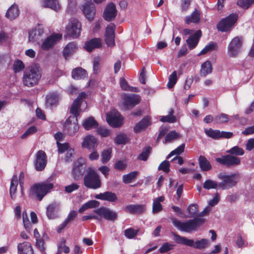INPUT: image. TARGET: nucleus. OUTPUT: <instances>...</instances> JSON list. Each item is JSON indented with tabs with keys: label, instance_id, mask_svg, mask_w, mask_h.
I'll list each match as a JSON object with an SVG mask.
<instances>
[{
	"label": "nucleus",
	"instance_id": "obj_29",
	"mask_svg": "<svg viewBox=\"0 0 254 254\" xmlns=\"http://www.w3.org/2000/svg\"><path fill=\"white\" fill-rule=\"evenodd\" d=\"M198 162L199 167L202 171L207 172L212 169L211 164L205 156L202 155L199 156Z\"/></svg>",
	"mask_w": 254,
	"mask_h": 254
},
{
	"label": "nucleus",
	"instance_id": "obj_41",
	"mask_svg": "<svg viewBox=\"0 0 254 254\" xmlns=\"http://www.w3.org/2000/svg\"><path fill=\"white\" fill-rule=\"evenodd\" d=\"M114 141L118 145L125 144L128 141V139L126 134L120 133L115 138Z\"/></svg>",
	"mask_w": 254,
	"mask_h": 254
},
{
	"label": "nucleus",
	"instance_id": "obj_30",
	"mask_svg": "<svg viewBox=\"0 0 254 254\" xmlns=\"http://www.w3.org/2000/svg\"><path fill=\"white\" fill-rule=\"evenodd\" d=\"M200 19V12L199 10L195 9L190 15L187 16L185 18V23L190 24L191 23H197Z\"/></svg>",
	"mask_w": 254,
	"mask_h": 254
},
{
	"label": "nucleus",
	"instance_id": "obj_5",
	"mask_svg": "<svg viewBox=\"0 0 254 254\" xmlns=\"http://www.w3.org/2000/svg\"><path fill=\"white\" fill-rule=\"evenodd\" d=\"M218 177L222 181L218 184V187L225 190L232 188L237 185L239 181V175L236 173L228 175L221 173L218 174Z\"/></svg>",
	"mask_w": 254,
	"mask_h": 254
},
{
	"label": "nucleus",
	"instance_id": "obj_22",
	"mask_svg": "<svg viewBox=\"0 0 254 254\" xmlns=\"http://www.w3.org/2000/svg\"><path fill=\"white\" fill-rule=\"evenodd\" d=\"M201 36V31L198 30L192 35H191L187 39L186 42L190 50H192L196 47Z\"/></svg>",
	"mask_w": 254,
	"mask_h": 254
},
{
	"label": "nucleus",
	"instance_id": "obj_33",
	"mask_svg": "<svg viewBox=\"0 0 254 254\" xmlns=\"http://www.w3.org/2000/svg\"><path fill=\"white\" fill-rule=\"evenodd\" d=\"M72 77L73 79L79 80L83 79L87 76L86 71L81 67H77L72 71Z\"/></svg>",
	"mask_w": 254,
	"mask_h": 254
},
{
	"label": "nucleus",
	"instance_id": "obj_7",
	"mask_svg": "<svg viewBox=\"0 0 254 254\" xmlns=\"http://www.w3.org/2000/svg\"><path fill=\"white\" fill-rule=\"evenodd\" d=\"M238 15L236 13H231L225 18H222L217 24V29L219 31L227 32L230 31L236 23Z\"/></svg>",
	"mask_w": 254,
	"mask_h": 254
},
{
	"label": "nucleus",
	"instance_id": "obj_48",
	"mask_svg": "<svg viewBox=\"0 0 254 254\" xmlns=\"http://www.w3.org/2000/svg\"><path fill=\"white\" fill-rule=\"evenodd\" d=\"M190 217H193L198 215V205L196 204H190L187 208Z\"/></svg>",
	"mask_w": 254,
	"mask_h": 254
},
{
	"label": "nucleus",
	"instance_id": "obj_31",
	"mask_svg": "<svg viewBox=\"0 0 254 254\" xmlns=\"http://www.w3.org/2000/svg\"><path fill=\"white\" fill-rule=\"evenodd\" d=\"M19 14V9L16 4L11 5L7 10L5 16L10 20L15 19Z\"/></svg>",
	"mask_w": 254,
	"mask_h": 254
},
{
	"label": "nucleus",
	"instance_id": "obj_44",
	"mask_svg": "<svg viewBox=\"0 0 254 254\" xmlns=\"http://www.w3.org/2000/svg\"><path fill=\"white\" fill-rule=\"evenodd\" d=\"M217 47V44L216 43L214 42H210L207 45L205 46V47L201 50L199 53V55H204L207 52L215 50Z\"/></svg>",
	"mask_w": 254,
	"mask_h": 254
},
{
	"label": "nucleus",
	"instance_id": "obj_62",
	"mask_svg": "<svg viewBox=\"0 0 254 254\" xmlns=\"http://www.w3.org/2000/svg\"><path fill=\"white\" fill-rule=\"evenodd\" d=\"M84 48L87 51L89 52L95 48V38L87 41L85 44Z\"/></svg>",
	"mask_w": 254,
	"mask_h": 254
},
{
	"label": "nucleus",
	"instance_id": "obj_19",
	"mask_svg": "<svg viewBox=\"0 0 254 254\" xmlns=\"http://www.w3.org/2000/svg\"><path fill=\"white\" fill-rule=\"evenodd\" d=\"M84 184L88 188L95 189V171L94 169L89 167L87 169Z\"/></svg>",
	"mask_w": 254,
	"mask_h": 254
},
{
	"label": "nucleus",
	"instance_id": "obj_14",
	"mask_svg": "<svg viewBox=\"0 0 254 254\" xmlns=\"http://www.w3.org/2000/svg\"><path fill=\"white\" fill-rule=\"evenodd\" d=\"M116 25L113 23L109 24L105 30V41L109 47H113L115 45V37Z\"/></svg>",
	"mask_w": 254,
	"mask_h": 254
},
{
	"label": "nucleus",
	"instance_id": "obj_59",
	"mask_svg": "<svg viewBox=\"0 0 254 254\" xmlns=\"http://www.w3.org/2000/svg\"><path fill=\"white\" fill-rule=\"evenodd\" d=\"M175 245L171 244L169 243H165L159 249V252L161 253H165L169 252L170 250L173 249Z\"/></svg>",
	"mask_w": 254,
	"mask_h": 254
},
{
	"label": "nucleus",
	"instance_id": "obj_2",
	"mask_svg": "<svg viewBox=\"0 0 254 254\" xmlns=\"http://www.w3.org/2000/svg\"><path fill=\"white\" fill-rule=\"evenodd\" d=\"M40 67L37 64H32L26 68L23 72L22 81L27 87H33L37 85L41 78Z\"/></svg>",
	"mask_w": 254,
	"mask_h": 254
},
{
	"label": "nucleus",
	"instance_id": "obj_55",
	"mask_svg": "<svg viewBox=\"0 0 254 254\" xmlns=\"http://www.w3.org/2000/svg\"><path fill=\"white\" fill-rule=\"evenodd\" d=\"M185 144L183 143L179 146L177 148L171 151L167 156V159H169L171 157L174 155H180L185 150Z\"/></svg>",
	"mask_w": 254,
	"mask_h": 254
},
{
	"label": "nucleus",
	"instance_id": "obj_23",
	"mask_svg": "<svg viewBox=\"0 0 254 254\" xmlns=\"http://www.w3.org/2000/svg\"><path fill=\"white\" fill-rule=\"evenodd\" d=\"M60 208V203L54 201L47 207L46 215L50 219H54L58 217V211Z\"/></svg>",
	"mask_w": 254,
	"mask_h": 254
},
{
	"label": "nucleus",
	"instance_id": "obj_47",
	"mask_svg": "<svg viewBox=\"0 0 254 254\" xmlns=\"http://www.w3.org/2000/svg\"><path fill=\"white\" fill-rule=\"evenodd\" d=\"M227 152L236 156H242L244 154V150L238 146L232 147L230 149L227 150Z\"/></svg>",
	"mask_w": 254,
	"mask_h": 254
},
{
	"label": "nucleus",
	"instance_id": "obj_38",
	"mask_svg": "<svg viewBox=\"0 0 254 254\" xmlns=\"http://www.w3.org/2000/svg\"><path fill=\"white\" fill-rule=\"evenodd\" d=\"M152 148L150 146H148L144 148L141 153L137 156V159L143 161L147 160L148 157L151 152Z\"/></svg>",
	"mask_w": 254,
	"mask_h": 254
},
{
	"label": "nucleus",
	"instance_id": "obj_50",
	"mask_svg": "<svg viewBox=\"0 0 254 254\" xmlns=\"http://www.w3.org/2000/svg\"><path fill=\"white\" fill-rule=\"evenodd\" d=\"M217 187H218V184L210 179L206 180L203 185V188L206 190L216 189Z\"/></svg>",
	"mask_w": 254,
	"mask_h": 254
},
{
	"label": "nucleus",
	"instance_id": "obj_4",
	"mask_svg": "<svg viewBox=\"0 0 254 254\" xmlns=\"http://www.w3.org/2000/svg\"><path fill=\"white\" fill-rule=\"evenodd\" d=\"M174 240L179 244L189 247H193L195 249H202L206 248L208 244V241L205 239H201L194 242L193 240L182 237L176 233H172Z\"/></svg>",
	"mask_w": 254,
	"mask_h": 254
},
{
	"label": "nucleus",
	"instance_id": "obj_18",
	"mask_svg": "<svg viewBox=\"0 0 254 254\" xmlns=\"http://www.w3.org/2000/svg\"><path fill=\"white\" fill-rule=\"evenodd\" d=\"M47 164L46 154L42 150L37 152L36 155V159L34 162V166L36 170L38 171H41L44 169Z\"/></svg>",
	"mask_w": 254,
	"mask_h": 254
},
{
	"label": "nucleus",
	"instance_id": "obj_3",
	"mask_svg": "<svg viewBox=\"0 0 254 254\" xmlns=\"http://www.w3.org/2000/svg\"><path fill=\"white\" fill-rule=\"evenodd\" d=\"M54 177V176L52 175L47 179L46 182L34 185L30 189V193L36 195L37 199L41 201L44 196L53 188V184L50 182L53 180Z\"/></svg>",
	"mask_w": 254,
	"mask_h": 254
},
{
	"label": "nucleus",
	"instance_id": "obj_54",
	"mask_svg": "<svg viewBox=\"0 0 254 254\" xmlns=\"http://www.w3.org/2000/svg\"><path fill=\"white\" fill-rule=\"evenodd\" d=\"M85 168H73L72 175L75 180H78L83 174Z\"/></svg>",
	"mask_w": 254,
	"mask_h": 254
},
{
	"label": "nucleus",
	"instance_id": "obj_6",
	"mask_svg": "<svg viewBox=\"0 0 254 254\" xmlns=\"http://www.w3.org/2000/svg\"><path fill=\"white\" fill-rule=\"evenodd\" d=\"M243 44L242 36H236L229 42L227 47V55L230 58L238 57L241 54Z\"/></svg>",
	"mask_w": 254,
	"mask_h": 254
},
{
	"label": "nucleus",
	"instance_id": "obj_61",
	"mask_svg": "<svg viewBox=\"0 0 254 254\" xmlns=\"http://www.w3.org/2000/svg\"><path fill=\"white\" fill-rule=\"evenodd\" d=\"M13 68L15 72H19L24 68V64L22 61L17 60L14 63Z\"/></svg>",
	"mask_w": 254,
	"mask_h": 254
},
{
	"label": "nucleus",
	"instance_id": "obj_13",
	"mask_svg": "<svg viewBox=\"0 0 254 254\" xmlns=\"http://www.w3.org/2000/svg\"><path fill=\"white\" fill-rule=\"evenodd\" d=\"M118 13V10L116 4L113 2L108 3L103 12L104 19L108 22H111L116 18Z\"/></svg>",
	"mask_w": 254,
	"mask_h": 254
},
{
	"label": "nucleus",
	"instance_id": "obj_53",
	"mask_svg": "<svg viewBox=\"0 0 254 254\" xmlns=\"http://www.w3.org/2000/svg\"><path fill=\"white\" fill-rule=\"evenodd\" d=\"M112 150L108 149L102 151L101 154V160L103 163H106L109 161L111 157Z\"/></svg>",
	"mask_w": 254,
	"mask_h": 254
},
{
	"label": "nucleus",
	"instance_id": "obj_1",
	"mask_svg": "<svg viewBox=\"0 0 254 254\" xmlns=\"http://www.w3.org/2000/svg\"><path fill=\"white\" fill-rule=\"evenodd\" d=\"M209 210L206 208L202 211L192 219H190L183 222L176 218H172L174 226L178 229L185 232L190 233L195 231L197 228L200 227L205 222V219L201 216H204L208 213Z\"/></svg>",
	"mask_w": 254,
	"mask_h": 254
},
{
	"label": "nucleus",
	"instance_id": "obj_25",
	"mask_svg": "<svg viewBox=\"0 0 254 254\" xmlns=\"http://www.w3.org/2000/svg\"><path fill=\"white\" fill-rule=\"evenodd\" d=\"M150 125V119L148 117H144L135 124L133 127V131L135 133L140 132L145 130Z\"/></svg>",
	"mask_w": 254,
	"mask_h": 254
},
{
	"label": "nucleus",
	"instance_id": "obj_35",
	"mask_svg": "<svg viewBox=\"0 0 254 254\" xmlns=\"http://www.w3.org/2000/svg\"><path fill=\"white\" fill-rule=\"evenodd\" d=\"M212 65L209 61L204 62L201 66L200 74L201 76H205L212 72Z\"/></svg>",
	"mask_w": 254,
	"mask_h": 254
},
{
	"label": "nucleus",
	"instance_id": "obj_46",
	"mask_svg": "<svg viewBox=\"0 0 254 254\" xmlns=\"http://www.w3.org/2000/svg\"><path fill=\"white\" fill-rule=\"evenodd\" d=\"M205 132L207 136L213 139H220V131L219 130H214L212 128H209V129L205 130Z\"/></svg>",
	"mask_w": 254,
	"mask_h": 254
},
{
	"label": "nucleus",
	"instance_id": "obj_42",
	"mask_svg": "<svg viewBox=\"0 0 254 254\" xmlns=\"http://www.w3.org/2000/svg\"><path fill=\"white\" fill-rule=\"evenodd\" d=\"M214 122L216 124H224L228 122L229 120L228 115L224 113H221L219 115H217L214 117Z\"/></svg>",
	"mask_w": 254,
	"mask_h": 254
},
{
	"label": "nucleus",
	"instance_id": "obj_52",
	"mask_svg": "<svg viewBox=\"0 0 254 254\" xmlns=\"http://www.w3.org/2000/svg\"><path fill=\"white\" fill-rule=\"evenodd\" d=\"M180 137V134L175 130L171 131L165 136V143H168Z\"/></svg>",
	"mask_w": 254,
	"mask_h": 254
},
{
	"label": "nucleus",
	"instance_id": "obj_17",
	"mask_svg": "<svg viewBox=\"0 0 254 254\" xmlns=\"http://www.w3.org/2000/svg\"><path fill=\"white\" fill-rule=\"evenodd\" d=\"M85 97V94L84 92H82L78 95L77 98L73 101L70 109V113L74 116H72L73 117L77 118L79 116L81 112V104L82 101V99Z\"/></svg>",
	"mask_w": 254,
	"mask_h": 254
},
{
	"label": "nucleus",
	"instance_id": "obj_45",
	"mask_svg": "<svg viewBox=\"0 0 254 254\" xmlns=\"http://www.w3.org/2000/svg\"><path fill=\"white\" fill-rule=\"evenodd\" d=\"M178 80L177 75V71H174L169 77V81L167 83V87L168 88H173L176 83H177Z\"/></svg>",
	"mask_w": 254,
	"mask_h": 254
},
{
	"label": "nucleus",
	"instance_id": "obj_40",
	"mask_svg": "<svg viewBox=\"0 0 254 254\" xmlns=\"http://www.w3.org/2000/svg\"><path fill=\"white\" fill-rule=\"evenodd\" d=\"M98 124L96 122V132L102 137H106L110 135V130L105 127H97Z\"/></svg>",
	"mask_w": 254,
	"mask_h": 254
},
{
	"label": "nucleus",
	"instance_id": "obj_36",
	"mask_svg": "<svg viewBox=\"0 0 254 254\" xmlns=\"http://www.w3.org/2000/svg\"><path fill=\"white\" fill-rule=\"evenodd\" d=\"M164 200V197L162 196L156 198L153 202L152 212L154 214L157 213L161 211L163 209V206L161 204Z\"/></svg>",
	"mask_w": 254,
	"mask_h": 254
},
{
	"label": "nucleus",
	"instance_id": "obj_27",
	"mask_svg": "<svg viewBox=\"0 0 254 254\" xmlns=\"http://www.w3.org/2000/svg\"><path fill=\"white\" fill-rule=\"evenodd\" d=\"M18 254H33V251L31 244L27 242L20 243L18 245Z\"/></svg>",
	"mask_w": 254,
	"mask_h": 254
},
{
	"label": "nucleus",
	"instance_id": "obj_64",
	"mask_svg": "<svg viewBox=\"0 0 254 254\" xmlns=\"http://www.w3.org/2000/svg\"><path fill=\"white\" fill-rule=\"evenodd\" d=\"M127 167V164L123 161L119 160L117 161L114 164V168L118 170L123 171Z\"/></svg>",
	"mask_w": 254,
	"mask_h": 254
},
{
	"label": "nucleus",
	"instance_id": "obj_43",
	"mask_svg": "<svg viewBox=\"0 0 254 254\" xmlns=\"http://www.w3.org/2000/svg\"><path fill=\"white\" fill-rule=\"evenodd\" d=\"M137 172L133 171L123 176V181L125 184H129L137 176Z\"/></svg>",
	"mask_w": 254,
	"mask_h": 254
},
{
	"label": "nucleus",
	"instance_id": "obj_11",
	"mask_svg": "<svg viewBox=\"0 0 254 254\" xmlns=\"http://www.w3.org/2000/svg\"><path fill=\"white\" fill-rule=\"evenodd\" d=\"M81 9L89 21H91L94 20L95 16V6L91 0H84Z\"/></svg>",
	"mask_w": 254,
	"mask_h": 254
},
{
	"label": "nucleus",
	"instance_id": "obj_63",
	"mask_svg": "<svg viewBox=\"0 0 254 254\" xmlns=\"http://www.w3.org/2000/svg\"><path fill=\"white\" fill-rule=\"evenodd\" d=\"M192 0H181V10L182 12H186L190 6Z\"/></svg>",
	"mask_w": 254,
	"mask_h": 254
},
{
	"label": "nucleus",
	"instance_id": "obj_49",
	"mask_svg": "<svg viewBox=\"0 0 254 254\" xmlns=\"http://www.w3.org/2000/svg\"><path fill=\"white\" fill-rule=\"evenodd\" d=\"M139 230H135L133 228H129L124 231L125 236L128 239L134 238L138 234Z\"/></svg>",
	"mask_w": 254,
	"mask_h": 254
},
{
	"label": "nucleus",
	"instance_id": "obj_37",
	"mask_svg": "<svg viewBox=\"0 0 254 254\" xmlns=\"http://www.w3.org/2000/svg\"><path fill=\"white\" fill-rule=\"evenodd\" d=\"M18 185L17 177L16 175H14L11 180L10 187L9 192L11 197L12 199H15V193L16 191L17 187Z\"/></svg>",
	"mask_w": 254,
	"mask_h": 254
},
{
	"label": "nucleus",
	"instance_id": "obj_34",
	"mask_svg": "<svg viewBox=\"0 0 254 254\" xmlns=\"http://www.w3.org/2000/svg\"><path fill=\"white\" fill-rule=\"evenodd\" d=\"M58 95L56 93H50L46 96V105L48 107L51 108L56 105L58 101Z\"/></svg>",
	"mask_w": 254,
	"mask_h": 254
},
{
	"label": "nucleus",
	"instance_id": "obj_21",
	"mask_svg": "<svg viewBox=\"0 0 254 254\" xmlns=\"http://www.w3.org/2000/svg\"><path fill=\"white\" fill-rule=\"evenodd\" d=\"M62 38L60 34H53L47 37L43 42L41 48L44 50H47L52 48Z\"/></svg>",
	"mask_w": 254,
	"mask_h": 254
},
{
	"label": "nucleus",
	"instance_id": "obj_32",
	"mask_svg": "<svg viewBox=\"0 0 254 254\" xmlns=\"http://www.w3.org/2000/svg\"><path fill=\"white\" fill-rule=\"evenodd\" d=\"M76 50L77 47L74 42L69 43L63 50V55L65 58H67L74 54Z\"/></svg>",
	"mask_w": 254,
	"mask_h": 254
},
{
	"label": "nucleus",
	"instance_id": "obj_20",
	"mask_svg": "<svg viewBox=\"0 0 254 254\" xmlns=\"http://www.w3.org/2000/svg\"><path fill=\"white\" fill-rule=\"evenodd\" d=\"M124 210L126 212L132 215H140L146 211L145 204H129L125 206Z\"/></svg>",
	"mask_w": 254,
	"mask_h": 254
},
{
	"label": "nucleus",
	"instance_id": "obj_10",
	"mask_svg": "<svg viewBox=\"0 0 254 254\" xmlns=\"http://www.w3.org/2000/svg\"><path fill=\"white\" fill-rule=\"evenodd\" d=\"M79 126L77 118L69 116L65 121L64 130L70 136H73L78 130Z\"/></svg>",
	"mask_w": 254,
	"mask_h": 254
},
{
	"label": "nucleus",
	"instance_id": "obj_60",
	"mask_svg": "<svg viewBox=\"0 0 254 254\" xmlns=\"http://www.w3.org/2000/svg\"><path fill=\"white\" fill-rule=\"evenodd\" d=\"M160 120L163 123L167 122L174 123L176 121V118L172 115H168L167 116H162Z\"/></svg>",
	"mask_w": 254,
	"mask_h": 254
},
{
	"label": "nucleus",
	"instance_id": "obj_15",
	"mask_svg": "<svg viewBox=\"0 0 254 254\" xmlns=\"http://www.w3.org/2000/svg\"><path fill=\"white\" fill-rule=\"evenodd\" d=\"M106 120L110 126L119 127L123 124V117L118 112H112L107 115Z\"/></svg>",
	"mask_w": 254,
	"mask_h": 254
},
{
	"label": "nucleus",
	"instance_id": "obj_9",
	"mask_svg": "<svg viewBox=\"0 0 254 254\" xmlns=\"http://www.w3.org/2000/svg\"><path fill=\"white\" fill-rule=\"evenodd\" d=\"M140 101L141 97L138 95L125 94L123 98V105L126 110H128L138 105Z\"/></svg>",
	"mask_w": 254,
	"mask_h": 254
},
{
	"label": "nucleus",
	"instance_id": "obj_26",
	"mask_svg": "<svg viewBox=\"0 0 254 254\" xmlns=\"http://www.w3.org/2000/svg\"><path fill=\"white\" fill-rule=\"evenodd\" d=\"M40 3L42 7L49 8L55 11H58L61 9L57 0H40Z\"/></svg>",
	"mask_w": 254,
	"mask_h": 254
},
{
	"label": "nucleus",
	"instance_id": "obj_51",
	"mask_svg": "<svg viewBox=\"0 0 254 254\" xmlns=\"http://www.w3.org/2000/svg\"><path fill=\"white\" fill-rule=\"evenodd\" d=\"M94 208H95V200H90L82 205L79 209V212L80 213H82L88 209Z\"/></svg>",
	"mask_w": 254,
	"mask_h": 254
},
{
	"label": "nucleus",
	"instance_id": "obj_24",
	"mask_svg": "<svg viewBox=\"0 0 254 254\" xmlns=\"http://www.w3.org/2000/svg\"><path fill=\"white\" fill-rule=\"evenodd\" d=\"M96 199L115 202L118 200V197L115 193L107 191L96 194Z\"/></svg>",
	"mask_w": 254,
	"mask_h": 254
},
{
	"label": "nucleus",
	"instance_id": "obj_12",
	"mask_svg": "<svg viewBox=\"0 0 254 254\" xmlns=\"http://www.w3.org/2000/svg\"><path fill=\"white\" fill-rule=\"evenodd\" d=\"M216 161L221 165L228 167L238 165L240 164V159L230 154L222 156L221 157L216 158Z\"/></svg>",
	"mask_w": 254,
	"mask_h": 254
},
{
	"label": "nucleus",
	"instance_id": "obj_58",
	"mask_svg": "<svg viewBox=\"0 0 254 254\" xmlns=\"http://www.w3.org/2000/svg\"><path fill=\"white\" fill-rule=\"evenodd\" d=\"M23 222L25 229L28 231L30 232L31 230V224L28 219L27 214L26 212L22 213Z\"/></svg>",
	"mask_w": 254,
	"mask_h": 254
},
{
	"label": "nucleus",
	"instance_id": "obj_57",
	"mask_svg": "<svg viewBox=\"0 0 254 254\" xmlns=\"http://www.w3.org/2000/svg\"><path fill=\"white\" fill-rule=\"evenodd\" d=\"M170 164L169 161L165 160L162 162L158 166V169L162 170L166 173H168L170 172Z\"/></svg>",
	"mask_w": 254,
	"mask_h": 254
},
{
	"label": "nucleus",
	"instance_id": "obj_8",
	"mask_svg": "<svg viewBox=\"0 0 254 254\" xmlns=\"http://www.w3.org/2000/svg\"><path fill=\"white\" fill-rule=\"evenodd\" d=\"M81 25L78 20L71 18L66 27V34L73 38H76L80 35Z\"/></svg>",
	"mask_w": 254,
	"mask_h": 254
},
{
	"label": "nucleus",
	"instance_id": "obj_16",
	"mask_svg": "<svg viewBox=\"0 0 254 254\" xmlns=\"http://www.w3.org/2000/svg\"><path fill=\"white\" fill-rule=\"evenodd\" d=\"M96 214L108 221H114L118 218V214L115 211L105 207L96 209Z\"/></svg>",
	"mask_w": 254,
	"mask_h": 254
},
{
	"label": "nucleus",
	"instance_id": "obj_39",
	"mask_svg": "<svg viewBox=\"0 0 254 254\" xmlns=\"http://www.w3.org/2000/svg\"><path fill=\"white\" fill-rule=\"evenodd\" d=\"M82 125L85 129L90 130L95 125V120L93 117H89L83 121Z\"/></svg>",
	"mask_w": 254,
	"mask_h": 254
},
{
	"label": "nucleus",
	"instance_id": "obj_56",
	"mask_svg": "<svg viewBox=\"0 0 254 254\" xmlns=\"http://www.w3.org/2000/svg\"><path fill=\"white\" fill-rule=\"evenodd\" d=\"M254 3V0H239L237 4L243 9H247Z\"/></svg>",
	"mask_w": 254,
	"mask_h": 254
},
{
	"label": "nucleus",
	"instance_id": "obj_28",
	"mask_svg": "<svg viewBox=\"0 0 254 254\" xmlns=\"http://www.w3.org/2000/svg\"><path fill=\"white\" fill-rule=\"evenodd\" d=\"M82 147L89 150L94 149L95 146V137L92 135H86L83 139Z\"/></svg>",
	"mask_w": 254,
	"mask_h": 254
}]
</instances>
